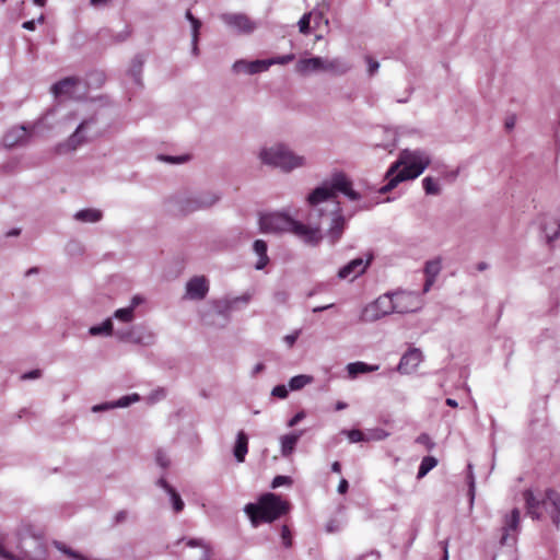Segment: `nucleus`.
<instances>
[{"label":"nucleus","mask_w":560,"mask_h":560,"mask_svg":"<svg viewBox=\"0 0 560 560\" xmlns=\"http://www.w3.org/2000/svg\"><path fill=\"white\" fill-rule=\"evenodd\" d=\"M304 431H298L289 434H284L280 438V451L281 455L283 457L290 456L293 451L295 450V446L303 435Z\"/></svg>","instance_id":"412c9836"},{"label":"nucleus","mask_w":560,"mask_h":560,"mask_svg":"<svg viewBox=\"0 0 560 560\" xmlns=\"http://www.w3.org/2000/svg\"><path fill=\"white\" fill-rule=\"evenodd\" d=\"M40 370H32L30 372H26L24 374H22L21 378L22 380H36L38 377H40Z\"/></svg>","instance_id":"0e129e2a"},{"label":"nucleus","mask_w":560,"mask_h":560,"mask_svg":"<svg viewBox=\"0 0 560 560\" xmlns=\"http://www.w3.org/2000/svg\"><path fill=\"white\" fill-rule=\"evenodd\" d=\"M373 260V254H368L366 258L358 257L350 260L343 267H341L337 273L338 278L341 280L350 279L353 281L365 272L368 267L371 265Z\"/></svg>","instance_id":"f8f14e48"},{"label":"nucleus","mask_w":560,"mask_h":560,"mask_svg":"<svg viewBox=\"0 0 560 560\" xmlns=\"http://www.w3.org/2000/svg\"><path fill=\"white\" fill-rule=\"evenodd\" d=\"M271 395L273 397H277V398H280V399H284L288 397L289 395V389L285 385H277L272 388L271 390Z\"/></svg>","instance_id":"49530a36"},{"label":"nucleus","mask_w":560,"mask_h":560,"mask_svg":"<svg viewBox=\"0 0 560 560\" xmlns=\"http://www.w3.org/2000/svg\"><path fill=\"white\" fill-rule=\"evenodd\" d=\"M468 469H469V475H468L469 494H470L471 500H472L474 495H475V478H474L472 472H471V465H468Z\"/></svg>","instance_id":"e2e57ef3"},{"label":"nucleus","mask_w":560,"mask_h":560,"mask_svg":"<svg viewBox=\"0 0 560 560\" xmlns=\"http://www.w3.org/2000/svg\"><path fill=\"white\" fill-rule=\"evenodd\" d=\"M343 433L347 434L351 443H358L369 440L365 438L364 433L358 429L345 430Z\"/></svg>","instance_id":"79ce46f5"},{"label":"nucleus","mask_w":560,"mask_h":560,"mask_svg":"<svg viewBox=\"0 0 560 560\" xmlns=\"http://www.w3.org/2000/svg\"><path fill=\"white\" fill-rule=\"evenodd\" d=\"M431 156L422 149H404L398 159L392 163L385 174L387 183L380 188L381 194H387L400 183L419 177L430 165Z\"/></svg>","instance_id":"f257e3e1"},{"label":"nucleus","mask_w":560,"mask_h":560,"mask_svg":"<svg viewBox=\"0 0 560 560\" xmlns=\"http://www.w3.org/2000/svg\"><path fill=\"white\" fill-rule=\"evenodd\" d=\"M404 292L407 293V294L413 295L412 298L404 300V304H407L409 306H413L415 310L412 312H416L417 310H419L420 306H421V301H420L419 294L416 293V292H411V291H404Z\"/></svg>","instance_id":"a18cd8bd"},{"label":"nucleus","mask_w":560,"mask_h":560,"mask_svg":"<svg viewBox=\"0 0 560 560\" xmlns=\"http://www.w3.org/2000/svg\"><path fill=\"white\" fill-rule=\"evenodd\" d=\"M159 160L171 164H183L189 160V155H159Z\"/></svg>","instance_id":"37998d69"},{"label":"nucleus","mask_w":560,"mask_h":560,"mask_svg":"<svg viewBox=\"0 0 560 560\" xmlns=\"http://www.w3.org/2000/svg\"><path fill=\"white\" fill-rule=\"evenodd\" d=\"M103 213L97 209H82L74 213L73 218L83 223H96L101 221Z\"/></svg>","instance_id":"bb28decb"},{"label":"nucleus","mask_w":560,"mask_h":560,"mask_svg":"<svg viewBox=\"0 0 560 560\" xmlns=\"http://www.w3.org/2000/svg\"><path fill=\"white\" fill-rule=\"evenodd\" d=\"M422 359V352L417 348H411L402 354L397 371L401 374H410L419 366Z\"/></svg>","instance_id":"4468645a"},{"label":"nucleus","mask_w":560,"mask_h":560,"mask_svg":"<svg viewBox=\"0 0 560 560\" xmlns=\"http://www.w3.org/2000/svg\"><path fill=\"white\" fill-rule=\"evenodd\" d=\"M126 338L132 343L141 346H151L154 342V335L148 331H132L129 332Z\"/></svg>","instance_id":"c756f323"},{"label":"nucleus","mask_w":560,"mask_h":560,"mask_svg":"<svg viewBox=\"0 0 560 560\" xmlns=\"http://www.w3.org/2000/svg\"><path fill=\"white\" fill-rule=\"evenodd\" d=\"M185 16H186V19H187V20L190 22V24H191V30H192V32H191V33H192V36L195 37V40H196L197 38H199V30H200V27H201V22H200L197 18H195V16L192 15V13L190 12V10H187V11H186Z\"/></svg>","instance_id":"a19ab883"},{"label":"nucleus","mask_w":560,"mask_h":560,"mask_svg":"<svg viewBox=\"0 0 560 560\" xmlns=\"http://www.w3.org/2000/svg\"><path fill=\"white\" fill-rule=\"evenodd\" d=\"M80 82L77 78H65L51 86V92L55 96L68 95L72 96L74 86Z\"/></svg>","instance_id":"4be33fe9"},{"label":"nucleus","mask_w":560,"mask_h":560,"mask_svg":"<svg viewBox=\"0 0 560 560\" xmlns=\"http://www.w3.org/2000/svg\"><path fill=\"white\" fill-rule=\"evenodd\" d=\"M91 336H110L113 334V322L110 318L105 319L100 325L91 326L89 329Z\"/></svg>","instance_id":"7c9ffc66"},{"label":"nucleus","mask_w":560,"mask_h":560,"mask_svg":"<svg viewBox=\"0 0 560 560\" xmlns=\"http://www.w3.org/2000/svg\"><path fill=\"white\" fill-rule=\"evenodd\" d=\"M96 124V118L90 117L79 124L75 130L68 137L67 140L56 145V152L58 154H65L68 152L75 151L79 147L90 142L93 136L90 130Z\"/></svg>","instance_id":"6e6552de"},{"label":"nucleus","mask_w":560,"mask_h":560,"mask_svg":"<svg viewBox=\"0 0 560 560\" xmlns=\"http://www.w3.org/2000/svg\"><path fill=\"white\" fill-rule=\"evenodd\" d=\"M328 213L330 215V223L325 236L331 245H335L340 241L347 228V219L342 213L339 202H335Z\"/></svg>","instance_id":"9b49d317"},{"label":"nucleus","mask_w":560,"mask_h":560,"mask_svg":"<svg viewBox=\"0 0 560 560\" xmlns=\"http://www.w3.org/2000/svg\"><path fill=\"white\" fill-rule=\"evenodd\" d=\"M295 70L302 75H307L313 72H320L323 71V58L311 57L300 59L295 66Z\"/></svg>","instance_id":"6ab92c4d"},{"label":"nucleus","mask_w":560,"mask_h":560,"mask_svg":"<svg viewBox=\"0 0 560 560\" xmlns=\"http://www.w3.org/2000/svg\"><path fill=\"white\" fill-rule=\"evenodd\" d=\"M550 495L552 509L549 510V515L553 524L558 526L560 523V493H550Z\"/></svg>","instance_id":"72a5a7b5"},{"label":"nucleus","mask_w":560,"mask_h":560,"mask_svg":"<svg viewBox=\"0 0 560 560\" xmlns=\"http://www.w3.org/2000/svg\"><path fill=\"white\" fill-rule=\"evenodd\" d=\"M289 511V504L275 493H265L258 503H248L244 512L250 518L254 526L259 523H271Z\"/></svg>","instance_id":"39448f33"},{"label":"nucleus","mask_w":560,"mask_h":560,"mask_svg":"<svg viewBox=\"0 0 560 560\" xmlns=\"http://www.w3.org/2000/svg\"><path fill=\"white\" fill-rule=\"evenodd\" d=\"M156 486L165 490L166 493H170L172 490H174V488L166 481L164 476L158 479Z\"/></svg>","instance_id":"052dcab7"},{"label":"nucleus","mask_w":560,"mask_h":560,"mask_svg":"<svg viewBox=\"0 0 560 560\" xmlns=\"http://www.w3.org/2000/svg\"><path fill=\"white\" fill-rule=\"evenodd\" d=\"M348 488H349V483H348V481H347L345 478H342V479L339 481V485H338V492H339L340 494H343V493H346V492L348 491Z\"/></svg>","instance_id":"774afa93"},{"label":"nucleus","mask_w":560,"mask_h":560,"mask_svg":"<svg viewBox=\"0 0 560 560\" xmlns=\"http://www.w3.org/2000/svg\"><path fill=\"white\" fill-rule=\"evenodd\" d=\"M550 493H558L557 491L552 490V489H549L546 491L545 495L541 498V505L544 508V511L546 513L549 514V510L552 509V505H551V499H550Z\"/></svg>","instance_id":"8fccbe9b"},{"label":"nucleus","mask_w":560,"mask_h":560,"mask_svg":"<svg viewBox=\"0 0 560 560\" xmlns=\"http://www.w3.org/2000/svg\"><path fill=\"white\" fill-rule=\"evenodd\" d=\"M305 416L306 415L303 410L299 411L288 421V427L292 428L296 425L300 421H302L305 418Z\"/></svg>","instance_id":"4d7b16f0"},{"label":"nucleus","mask_w":560,"mask_h":560,"mask_svg":"<svg viewBox=\"0 0 560 560\" xmlns=\"http://www.w3.org/2000/svg\"><path fill=\"white\" fill-rule=\"evenodd\" d=\"M298 336H299V331H295L294 334H291V335H287V336L284 337V341H285V343H287L289 347H292V346L295 343V341H296V339H298Z\"/></svg>","instance_id":"69168bd1"},{"label":"nucleus","mask_w":560,"mask_h":560,"mask_svg":"<svg viewBox=\"0 0 560 560\" xmlns=\"http://www.w3.org/2000/svg\"><path fill=\"white\" fill-rule=\"evenodd\" d=\"M311 16H312V13H305V14H303V16L298 22L299 31L302 34L306 35V34L311 33V27H310Z\"/></svg>","instance_id":"c03bdc74"},{"label":"nucleus","mask_w":560,"mask_h":560,"mask_svg":"<svg viewBox=\"0 0 560 560\" xmlns=\"http://www.w3.org/2000/svg\"><path fill=\"white\" fill-rule=\"evenodd\" d=\"M387 435L388 434L382 429H376V430L371 431V440L381 441V440H384Z\"/></svg>","instance_id":"680f3d73"},{"label":"nucleus","mask_w":560,"mask_h":560,"mask_svg":"<svg viewBox=\"0 0 560 560\" xmlns=\"http://www.w3.org/2000/svg\"><path fill=\"white\" fill-rule=\"evenodd\" d=\"M281 538H282V544L285 548H289L292 546V535L287 525H283L281 528Z\"/></svg>","instance_id":"09e8293b"},{"label":"nucleus","mask_w":560,"mask_h":560,"mask_svg":"<svg viewBox=\"0 0 560 560\" xmlns=\"http://www.w3.org/2000/svg\"><path fill=\"white\" fill-rule=\"evenodd\" d=\"M170 495V500L172 502V505H173V510L176 512V513H179L184 510V506H185V503L184 501L182 500L179 493L174 489L172 490L170 493H167Z\"/></svg>","instance_id":"ea45409f"},{"label":"nucleus","mask_w":560,"mask_h":560,"mask_svg":"<svg viewBox=\"0 0 560 560\" xmlns=\"http://www.w3.org/2000/svg\"><path fill=\"white\" fill-rule=\"evenodd\" d=\"M541 229L546 235L548 243L560 237V214L546 215L541 222Z\"/></svg>","instance_id":"a211bd4d"},{"label":"nucleus","mask_w":560,"mask_h":560,"mask_svg":"<svg viewBox=\"0 0 560 560\" xmlns=\"http://www.w3.org/2000/svg\"><path fill=\"white\" fill-rule=\"evenodd\" d=\"M423 189L427 195H440L441 188L439 184L432 177H424L422 179Z\"/></svg>","instance_id":"e433bc0d"},{"label":"nucleus","mask_w":560,"mask_h":560,"mask_svg":"<svg viewBox=\"0 0 560 560\" xmlns=\"http://www.w3.org/2000/svg\"><path fill=\"white\" fill-rule=\"evenodd\" d=\"M291 483V478L288 476H276L271 482L272 488H278L283 485Z\"/></svg>","instance_id":"864d4df0"},{"label":"nucleus","mask_w":560,"mask_h":560,"mask_svg":"<svg viewBox=\"0 0 560 560\" xmlns=\"http://www.w3.org/2000/svg\"><path fill=\"white\" fill-rule=\"evenodd\" d=\"M155 460H156L158 465L161 466L163 469H165L170 466V459H168L167 455L162 451L156 452Z\"/></svg>","instance_id":"603ef678"},{"label":"nucleus","mask_w":560,"mask_h":560,"mask_svg":"<svg viewBox=\"0 0 560 560\" xmlns=\"http://www.w3.org/2000/svg\"><path fill=\"white\" fill-rule=\"evenodd\" d=\"M33 542L36 545L37 557L31 558L27 551H24V558H27L28 560H40V557L45 553L44 545L38 539H33Z\"/></svg>","instance_id":"3c124183"},{"label":"nucleus","mask_w":560,"mask_h":560,"mask_svg":"<svg viewBox=\"0 0 560 560\" xmlns=\"http://www.w3.org/2000/svg\"><path fill=\"white\" fill-rule=\"evenodd\" d=\"M114 317L124 323H130L133 319V311L132 307H122L118 308L114 313Z\"/></svg>","instance_id":"4c0bfd02"},{"label":"nucleus","mask_w":560,"mask_h":560,"mask_svg":"<svg viewBox=\"0 0 560 560\" xmlns=\"http://www.w3.org/2000/svg\"><path fill=\"white\" fill-rule=\"evenodd\" d=\"M378 365H371L362 361L349 363L347 371L350 377L354 378L359 374L370 373L378 370Z\"/></svg>","instance_id":"cd10ccee"},{"label":"nucleus","mask_w":560,"mask_h":560,"mask_svg":"<svg viewBox=\"0 0 560 560\" xmlns=\"http://www.w3.org/2000/svg\"><path fill=\"white\" fill-rule=\"evenodd\" d=\"M27 139V130L24 126H18L10 129L4 136H3V144L7 148H13L18 144H22Z\"/></svg>","instance_id":"aec40b11"},{"label":"nucleus","mask_w":560,"mask_h":560,"mask_svg":"<svg viewBox=\"0 0 560 560\" xmlns=\"http://www.w3.org/2000/svg\"><path fill=\"white\" fill-rule=\"evenodd\" d=\"M438 465V459L433 456H424L420 463L417 479H422Z\"/></svg>","instance_id":"2f4dec72"},{"label":"nucleus","mask_w":560,"mask_h":560,"mask_svg":"<svg viewBox=\"0 0 560 560\" xmlns=\"http://www.w3.org/2000/svg\"><path fill=\"white\" fill-rule=\"evenodd\" d=\"M412 296L411 294L405 293L404 290L385 293L363 308L361 320L375 322L392 313H410L415 307L404 304V300Z\"/></svg>","instance_id":"20e7f679"},{"label":"nucleus","mask_w":560,"mask_h":560,"mask_svg":"<svg viewBox=\"0 0 560 560\" xmlns=\"http://www.w3.org/2000/svg\"><path fill=\"white\" fill-rule=\"evenodd\" d=\"M0 557L5 559V560H18L14 555H12L11 552L7 551L1 545H0Z\"/></svg>","instance_id":"338daca9"},{"label":"nucleus","mask_w":560,"mask_h":560,"mask_svg":"<svg viewBox=\"0 0 560 560\" xmlns=\"http://www.w3.org/2000/svg\"><path fill=\"white\" fill-rule=\"evenodd\" d=\"M273 300L279 304H284L289 300V293L285 291H278L273 294Z\"/></svg>","instance_id":"13d9d810"},{"label":"nucleus","mask_w":560,"mask_h":560,"mask_svg":"<svg viewBox=\"0 0 560 560\" xmlns=\"http://www.w3.org/2000/svg\"><path fill=\"white\" fill-rule=\"evenodd\" d=\"M258 158L264 165L279 168L283 173H291L307 165V159L304 155L296 154L283 142L264 147Z\"/></svg>","instance_id":"7ed1b4c3"},{"label":"nucleus","mask_w":560,"mask_h":560,"mask_svg":"<svg viewBox=\"0 0 560 560\" xmlns=\"http://www.w3.org/2000/svg\"><path fill=\"white\" fill-rule=\"evenodd\" d=\"M343 195L347 196L352 201H357L361 198V195L354 189H352V184L347 188Z\"/></svg>","instance_id":"bf43d9fd"},{"label":"nucleus","mask_w":560,"mask_h":560,"mask_svg":"<svg viewBox=\"0 0 560 560\" xmlns=\"http://www.w3.org/2000/svg\"><path fill=\"white\" fill-rule=\"evenodd\" d=\"M440 271H441V259L440 258L429 260L425 262V266H424L425 278L436 279Z\"/></svg>","instance_id":"f704fd0d"},{"label":"nucleus","mask_w":560,"mask_h":560,"mask_svg":"<svg viewBox=\"0 0 560 560\" xmlns=\"http://www.w3.org/2000/svg\"><path fill=\"white\" fill-rule=\"evenodd\" d=\"M140 399L138 394H131L120 397L119 399L113 401L114 408H126L130 406L132 402H136Z\"/></svg>","instance_id":"58836bf2"},{"label":"nucleus","mask_w":560,"mask_h":560,"mask_svg":"<svg viewBox=\"0 0 560 560\" xmlns=\"http://www.w3.org/2000/svg\"><path fill=\"white\" fill-rule=\"evenodd\" d=\"M248 452V438L244 431H240L236 435V441L233 448V454L238 463L245 460V456Z\"/></svg>","instance_id":"b1692460"},{"label":"nucleus","mask_w":560,"mask_h":560,"mask_svg":"<svg viewBox=\"0 0 560 560\" xmlns=\"http://www.w3.org/2000/svg\"><path fill=\"white\" fill-rule=\"evenodd\" d=\"M521 512L513 509L510 514H505L501 526L500 545L501 549L494 555L493 560H516V553L513 549L520 533Z\"/></svg>","instance_id":"0eeeda50"},{"label":"nucleus","mask_w":560,"mask_h":560,"mask_svg":"<svg viewBox=\"0 0 560 560\" xmlns=\"http://www.w3.org/2000/svg\"><path fill=\"white\" fill-rule=\"evenodd\" d=\"M208 291L209 284L203 276H196L186 283V295L190 300H202Z\"/></svg>","instance_id":"2eb2a0df"},{"label":"nucleus","mask_w":560,"mask_h":560,"mask_svg":"<svg viewBox=\"0 0 560 560\" xmlns=\"http://www.w3.org/2000/svg\"><path fill=\"white\" fill-rule=\"evenodd\" d=\"M253 249L258 256V261L255 265L257 270H261L269 262V257L267 255V243L262 240H256L253 245Z\"/></svg>","instance_id":"a878e982"},{"label":"nucleus","mask_w":560,"mask_h":560,"mask_svg":"<svg viewBox=\"0 0 560 560\" xmlns=\"http://www.w3.org/2000/svg\"><path fill=\"white\" fill-rule=\"evenodd\" d=\"M232 70L235 73H246V74H256L260 72L267 71L266 68V60L265 59H257L253 61H247L245 59L236 60L233 66Z\"/></svg>","instance_id":"dca6fc26"},{"label":"nucleus","mask_w":560,"mask_h":560,"mask_svg":"<svg viewBox=\"0 0 560 560\" xmlns=\"http://www.w3.org/2000/svg\"><path fill=\"white\" fill-rule=\"evenodd\" d=\"M365 61L368 63V73L370 77H373L380 69V62L370 56L365 57Z\"/></svg>","instance_id":"de8ad7c7"},{"label":"nucleus","mask_w":560,"mask_h":560,"mask_svg":"<svg viewBox=\"0 0 560 560\" xmlns=\"http://www.w3.org/2000/svg\"><path fill=\"white\" fill-rule=\"evenodd\" d=\"M252 299L249 293H245L236 298H225L214 300L209 303L208 307L201 313L202 323L207 326L223 328L230 322L231 312L238 304H247Z\"/></svg>","instance_id":"423d86ee"},{"label":"nucleus","mask_w":560,"mask_h":560,"mask_svg":"<svg viewBox=\"0 0 560 560\" xmlns=\"http://www.w3.org/2000/svg\"><path fill=\"white\" fill-rule=\"evenodd\" d=\"M334 198V191L328 186V182H325L323 185L316 187L312 190V192L307 196V202L311 206V210L307 215V223L312 221L313 223H319L318 219H320L325 211L319 207L320 203L328 201Z\"/></svg>","instance_id":"9d476101"},{"label":"nucleus","mask_w":560,"mask_h":560,"mask_svg":"<svg viewBox=\"0 0 560 560\" xmlns=\"http://www.w3.org/2000/svg\"><path fill=\"white\" fill-rule=\"evenodd\" d=\"M144 59L141 55L132 58L128 74L131 77L137 85H142L141 75L143 70Z\"/></svg>","instance_id":"c85d7f7f"},{"label":"nucleus","mask_w":560,"mask_h":560,"mask_svg":"<svg viewBox=\"0 0 560 560\" xmlns=\"http://www.w3.org/2000/svg\"><path fill=\"white\" fill-rule=\"evenodd\" d=\"M260 230L265 233L289 232L308 246H318L323 241V233L318 223H303L281 212L267 213L259 219Z\"/></svg>","instance_id":"f03ea898"},{"label":"nucleus","mask_w":560,"mask_h":560,"mask_svg":"<svg viewBox=\"0 0 560 560\" xmlns=\"http://www.w3.org/2000/svg\"><path fill=\"white\" fill-rule=\"evenodd\" d=\"M110 409H114V402H103V404H98V405H94L92 407V411L93 412H101V411H107V410H110Z\"/></svg>","instance_id":"6e6d98bb"},{"label":"nucleus","mask_w":560,"mask_h":560,"mask_svg":"<svg viewBox=\"0 0 560 560\" xmlns=\"http://www.w3.org/2000/svg\"><path fill=\"white\" fill-rule=\"evenodd\" d=\"M313 382V377L311 375L300 374L291 377L289 381V389L291 390H300L304 386L311 384Z\"/></svg>","instance_id":"473e14b6"},{"label":"nucleus","mask_w":560,"mask_h":560,"mask_svg":"<svg viewBox=\"0 0 560 560\" xmlns=\"http://www.w3.org/2000/svg\"><path fill=\"white\" fill-rule=\"evenodd\" d=\"M221 196L214 191H200L178 199L179 211L187 214L206 210L220 200Z\"/></svg>","instance_id":"1a4fd4ad"},{"label":"nucleus","mask_w":560,"mask_h":560,"mask_svg":"<svg viewBox=\"0 0 560 560\" xmlns=\"http://www.w3.org/2000/svg\"><path fill=\"white\" fill-rule=\"evenodd\" d=\"M220 19L225 25L241 34H252L257 28L256 22L243 13H223Z\"/></svg>","instance_id":"ddd939ff"},{"label":"nucleus","mask_w":560,"mask_h":560,"mask_svg":"<svg viewBox=\"0 0 560 560\" xmlns=\"http://www.w3.org/2000/svg\"><path fill=\"white\" fill-rule=\"evenodd\" d=\"M350 185L351 182L342 172L334 173L330 180L328 182L329 188H331V191H334V197L336 196L337 191L343 194Z\"/></svg>","instance_id":"393cba45"},{"label":"nucleus","mask_w":560,"mask_h":560,"mask_svg":"<svg viewBox=\"0 0 560 560\" xmlns=\"http://www.w3.org/2000/svg\"><path fill=\"white\" fill-rule=\"evenodd\" d=\"M187 546L189 547H200L201 548V555L203 553V548H208L210 551H211V548L209 545H207L203 540L201 539H189L187 541Z\"/></svg>","instance_id":"5fc2aeb1"},{"label":"nucleus","mask_w":560,"mask_h":560,"mask_svg":"<svg viewBox=\"0 0 560 560\" xmlns=\"http://www.w3.org/2000/svg\"><path fill=\"white\" fill-rule=\"evenodd\" d=\"M524 500L526 503L527 514L533 518H539L544 511L541 499L536 498L533 491L526 490L524 492Z\"/></svg>","instance_id":"5701e85b"},{"label":"nucleus","mask_w":560,"mask_h":560,"mask_svg":"<svg viewBox=\"0 0 560 560\" xmlns=\"http://www.w3.org/2000/svg\"><path fill=\"white\" fill-rule=\"evenodd\" d=\"M294 59H295L294 54H288V55H283V56H277V57H272V58H269V59H265L266 60V68L268 70L273 65L284 66V65L290 63Z\"/></svg>","instance_id":"c9c22d12"},{"label":"nucleus","mask_w":560,"mask_h":560,"mask_svg":"<svg viewBox=\"0 0 560 560\" xmlns=\"http://www.w3.org/2000/svg\"><path fill=\"white\" fill-rule=\"evenodd\" d=\"M352 66L343 58L334 59L323 58V72H329L335 75H342L350 71Z\"/></svg>","instance_id":"f3484780"}]
</instances>
